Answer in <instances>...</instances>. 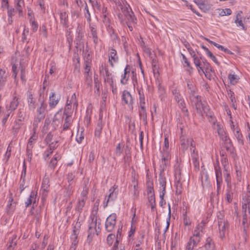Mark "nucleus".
<instances>
[{"mask_svg": "<svg viewBox=\"0 0 250 250\" xmlns=\"http://www.w3.org/2000/svg\"><path fill=\"white\" fill-rule=\"evenodd\" d=\"M45 88V86H43L42 89H41L39 92L38 102L40 104V105L37 109V117L34 121L33 125H35L36 123L38 124L41 120L44 119L45 116L47 104L45 103L46 95H45L44 92Z\"/></svg>", "mask_w": 250, "mask_h": 250, "instance_id": "obj_1", "label": "nucleus"}, {"mask_svg": "<svg viewBox=\"0 0 250 250\" xmlns=\"http://www.w3.org/2000/svg\"><path fill=\"white\" fill-rule=\"evenodd\" d=\"M242 208L243 215L242 223L244 225L247 222V210L250 216V185L247 187V191L242 194Z\"/></svg>", "mask_w": 250, "mask_h": 250, "instance_id": "obj_2", "label": "nucleus"}, {"mask_svg": "<svg viewBox=\"0 0 250 250\" xmlns=\"http://www.w3.org/2000/svg\"><path fill=\"white\" fill-rule=\"evenodd\" d=\"M100 223H97V216L95 215H91L90 220H89L88 234L87 236V242L90 243L92 241L93 236L95 233L98 235L101 231L100 228Z\"/></svg>", "mask_w": 250, "mask_h": 250, "instance_id": "obj_3", "label": "nucleus"}, {"mask_svg": "<svg viewBox=\"0 0 250 250\" xmlns=\"http://www.w3.org/2000/svg\"><path fill=\"white\" fill-rule=\"evenodd\" d=\"M189 98L192 106L195 107L197 112L199 114H202L203 111L205 110L206 107L202 102L201 97L195 95L189 96Z\"/></svg>", "mask_w": 250, "mask_h": 250, "instance_id": "obj_4", "label": "nucleus"}, {"mask_svg": "<svg viewBox=\"0 0 250 250\" xmlns=\"http://www.w3.org/2000/svg\"><path fill=\"white\" fill-rule=\"evenodd\" d=\"M120 9L123 13L125 17L130 22L136 23L137 19L134 17V14L132 11L130 5L126 3V5H125L121 7Z\"/></svg>", "mask_w": 250, "mask_h": 250, "instance_id": "obj_5", "label": "nucleus"}, {"mask_svg": "<svg viewBox=\"0 0 250 250\" xmlns=\"http://www.w3.org/2000/svg\"><path fill=\"white\" fill-rule=\"evenodd\" d=\"M100 74L104 78V82H111L110 85L112 87H113V82L111 74L109 72L108 67L105 64H102L100 66Z\"/></svg>", "mask_w": 250, "mask_h": 250, "instance_id": "obj_6", "label": "nucleus"}, {"mask_svg": "<svg viewBox=\"0 0 250 250\" xmlns=\"http://www.w3.org/2000/svg\"><path fill=\"white\" fill-rule=\"evenodd\" d=\"M218 226L219 230V236L221 239L225 238L226 231L229 228L228 221L224 218L218 217Z\"/></svg>", "mask_w": 250, "mask_h": 250, "instance_id": "obj_7", "label": "nucleus"}, {"mask_svg": "<svg viewBox=\"0 0 250 250\" xmlns=\"http://www.w3.org/2000/svg\"><path fill=\"white\" fill-rule=\"evenodd\" d=\"M117 215L115 213H112L107 218L105 223V230L108 232H111L114 229L116 224Z\"/></svg>", "mask_w": 250, "mask_h": 250, "instance_id": "obj_8", "label": "nucleus"}, {"mask_svg": "<svg viewBox=\"0 0 250 250\" xmlns=\"http://www.w3.org/2000/svg\"><path fill=\"white\" fill-rule=\"evenodd\" d=\"M20 95L17 94L16 92H15L12 96V98L9 104H7L6 106V108L7 110V111H10L11 112L16 110L20 102Z\"/></svg>", "mask_w": 250, "mask_h": 250, "instance_id": "obj_9", "label": "nucleus"}, {"mask_svg": "<svg viewBox=\"0 0 250 250\" xmlns=\"http://www.w3.org/2000/svg\"><path fill=\"white\" fill-rule=\"evenodd\" d=\"M161 157L162 158L160 166V172H162V173H163L167 166L169 164L171 155L170 153H165V154H161Z\"/></svg>", "mask_w": 250, "mask_h": 250, "instance_id": "obj_10", "label": "nucleus"}, {"mask_svg": "<svg viewBox=\"0 0 250 250\" xmlns=\"http://www.w3.org/2000/svg\"><path fill=\"white\" fill-rule=\"evenodd\" d=\"M117 188L114 186L112 187L109 190V194L107 197H105L104 203V207L105 208L107 206V204L110 201H114L117 196L118 192L116 191Z\"/></svg>", "mask_w": 250, "mask_h": 250, "instance_id": "obj_11", "label": "nucleus"}, {"mask_svg": "<svg viewBox=\"0 0 250 250\" xmlns=\"http://www.w3.org/2000/svg\"><path fill=\"white\" fill-rule=\"evenodd\" d=\"M119 58L116 50L113 48L108 49V62L111 67H114V63L118 62Z\"/></svg>", "mask_w": 250, "mask_h": 250, "instance_id": "obj_12", "label": "nucleus"}, {"mask_svg": "<svg viewBox=\"0 0 250 250\" xmlns=\"http://www.w3.org/2000/svg\"><path fill=\"white\" fill-rule=\"evenodd\" d=\"M122 100L124 104H127L129 106H131L132 107L133 100L129 92L125 90L123 91Z\"/></svg>", "mask_w": 250, "mask_h": 250, "instance_id": "obj_13", "label": "nucleus"}, {"mask_svg": "<svg viewBox=\"0 0 250 250\" xmlns=\"http://www.w3.org/2000/svg\"><path fill=\"white\" fill-rule=\"evenodd\" d=\"M60 100V96L57 95L55 92H52L49 98V105L51 108H54L57 105Z\"/></svg>", "mask_w": 250, "mask_h": 250, "instance_id": "obj_14", "label": "nucleus"}, {"mask_svg": "<svg viewBox=\"0 0 250 250\" xmlns=\"http://www.w3.org/2000/svg\"><path fill=\"white\" fill-rule=\"evenodd\" d=\"M214 128L217 130L218 135L223 141H226V140L229 139V138L226 135V133L224 129L219 123L215 124V123L214 121Z\"/></svg>", "mask_w": 250, "mask_h": 250, "instance_id": "obj_15", "label": "nucleus"}, {"mask_svg": "<svg viewBox=\"0 0 250 250\" xmlns=\"http://www.w3.org/2000/svg\"><path fill=\"white\" fill-rule=\"evenodd\" d=\"M32 204L33 206H37V192L32 190L30 194L29 197L25 202L26 207H29Z\"/></svg>", "mask_w": 250, "mask_h": 250, "instance_id": "obj_16", "label": "nucleus"}, {"mask_svg": "<svg viewBox=\"0 0 250 250\" xmlns=\"http://www.w3.org/2000/svg\"><path fill=\"white\" fill-rule=\"evenodd\" d=\"M130 66L127 64L124 69V73L121 76V83L122 84H126L129 78Z\"/></svg>", "mask_w": 250, "mask_h": 250, "instance_id": "obj_17", "label": "nucleus"}, {"mask_svg": "<svg viewBox=\"0 0 250 250\" xmlns=\"http://www.w3.org/2000/svg\"><path fill=\"white\" fill-rule=\"evenodd\" d=\"M140 108L139 109V113L140 119L143 122L146 123L147 114L146 110L145 104H140Z\"/></svg>", "mask_w": 250, "mask_h": 250, "instance_id": "obj_18", "label": "nucleus"}, {"mask_svg": "<svg viewBox=\"0 0 250 250\" xmlns=\"http://www.w3.org/2000/svg\"><path fill=\"white\" fill-rule=\"evenodd\" d=\"M27 103L29 109L34 110L37 106V104L35 99L30 92H28Z\"/></svg>", "mask_w": 250, "mask_h": 250, "instance_id": "obj_19", "label": "nucleus"}, {"mask_svg": "<svg viewBox=\"0 0 250 250\" xmlns=\"http://www.w3.org/2000/svg\"><path fill=\"white\" fill-rule=\"evenodd\" d=\"M62 119L64 120V122L63 125V129L64 130H67L71 125L73 119L72 115H64L62 117Z\"/></svg>", "mask_w": 250, "mask_h": 250, "instance_id": "obj_20", "label": "nucleus"}, {"mask_svg": "<svg viewBox=\"0 0 250 250\" xmlns=\"http://www.w3.org/2000/svg\"><path fill=\"white\" fill-rule=\"evenodd\" d=\"M234 189L231 187L227 188L226 193L225 194V201L227 203H231L233 196Z\"/></svg>", "mask_w": 250, "mask_h": 250, "instance_id": "obj_21", "label": "nucleus"}, {"mask_svg": "<svg viewBox=\"0 0 250 250\" xmlns=\"http://www.w3.org/2000/svg\"><path fill=\"white\" fill-rule=\"evenodd\" d=\"M7 75L4 69H0V90H2L7 81Z\"/></svg>", "mask_w": 250, "mask_h": 250, "instance_id": "obj_22", "label": "nucleus"}, {"mask_svg": "<svg viewBox=\"0 0 250 250\" xmlns=\"http://www.w3.org/2000/svg\"><path fill=\"white\" fill-rule=\"evenodd\" d=\"M181 148L183 150H186L190 145L191 146L193 147V141L192 139H186L181 138Z\"/></svg>", "mask_w": 250, "mask_h": 250, "instance_id": "obj_23", "label": "nucleus"}, {"mask_svg": "<svg viewBox=\"0 0 250 250\" xmlns=\"http://www.w3.org/2000/svg\"><path fill=\"white\" fill-rule=\"evenodd\" d=\"M15 8L20 16L22 15L23 8L24 7V0H15Z\"/></svg>", "mask_w": 250, "mask_h": 250, "instance_id": "obj_24", "label": "nucleus"}, {"mask_svg": "<svg viewBox=\"0 0 250 250\" xmlns=\"http://www.w3.org/2000/svg\"><path fill=\"white\" fill-rule=\"evenodd\" d=\"M61 23L65 27H68V16L67 13L65 11L60 13Z\"/></svg>", "mask_w": 250, "mask_h": 250, "instance_id": "obj_25", "label": "nucleus"}, {"mask_svg": "<svg viewBox=\"0 0 250 250\" xmlns=\"http://www.w3.org/2000/svg\"><path fill=\"white\" fill-rule=\"evenodd\" d=\"M187 83L189 96L197 95L196 92L197 89V88L195 87V85L193 83H192L189 80H188L187 81Z\"/></svg>", "mask_w": 250, "mask_h": 250, "instance_id": "obj_26", "label": "nucleus"}, {"mask_svg": "<svg viewBox=\"0 0 250 250\" xmlns=\"http://www.w3.org/2000/svg\"><path fill=\"white\" fill-rule=\"evenodd\" d=\"M191 160L194 167L197 169H199L200 165L198 160V155L197 152H195V149L193 150L191 154Z\"/></svg>", "mask_w": 250, "mask_h": 250, "instance_id": "obj_27", "label": "nucleus"}, {"mask_svg": "<svg viewBox=\"0 0 250 250\" xmlns=\"http://www.w3.org/2000/svg\"><path fill=\"white\" fill-rule=\"evenodd\" d=\"M204 247L206 250H216L214 243L210 237L207 238Z\"/></svg>", "mask_w": 250, "mask_h": 250, "instance_id": "obj_28", "label": "nucleus"}, {"mask_svg": "<svg viewBox=\"0 0 250 250\" xmlns=\"http://www.w3.org/2000/svg\"><path fill=\"white\" fill-rule=\"evenodd\" d=\"M89 28L93 42L95 44H97L98 42V38L96 26L93 24L89 23Z\"/></svg>", "mask_w": 250, "mask_h": 250, "instance_id": "obj_29", "label": "nucleus"}, {"mask_svg": "<svg viewBox=\"0 0 250 250\" xmlns=\"http://www.w3.org/2000/svg\"><path fill=\"white\" fill-rule=\"evenodd\" d=\"M194 2L204 11L208 10L209 6L206 0H194Z\"/></svg>", "mask_w": 250, "mask_h": 250, "instance_id": "obj_30", "label": "nucleus"}, {"mask_svg": "<svg viewBox=\"0 0 250 250\" xmlns=\"http://www.w3.org/2000/svg\"><path fill=\"white\" fill-rule=\"evenodd\" d=\"M201 69H200V73L202 72L203 73H205V71L207 72L208 71L211 70V67L210 66V64L205 58L202 59V62L201 63Z\"/></svg>", "mask_w": 250, "mask_h": 250, "instance_id": "obj_31", "label": "nucleus"}, {"mask_svg": "<svg viewBox=\"0 0 250 250\" xmlns=\"http://www.w3.org/2000/svg\"><path fill=\"white\" fill-rule=\"evenodd\" d=\"M17 235L14 234L9 238L7 250H13L17 245Z\"/></svg>", "mask_w": 250, "mask_h": 250, "instance_id": "obj_32", "label": "nucleus"}, {"mask_svg": "<svg viewBox=\"0 0 250 250\" xmlns=\"http://www.w3.org/2000/svg\"><path fill=\"white\" fill-rule=\"evenodd\" d=\"M224 143L225 147L226 148L227 151L232 154H234V148L232 146V143L230 140V139H228L226 140V141H223Z\"/></svg>", "mask_w": 250, "mask_h": 250, "instance_id": "obj_33", "label": "nucleus"}, {"mask_svg": "<svg viewBox=\"0 0 250 250\" xmlns=\"http://www.w3.org/2000/svg\"><path fill=\"white\" fill-rule=\"evenodd\" d=\"M201 180L203 187H207L209 184L208 175L206 172H202L201 174Z\"/></svg>", "mask_w": 250, "mask_h": 250, "instance_id": "obj_34", "label": "nucleus"}, {"mask_svg": "<svg viewBox=\"0 0 250 250\" xmlns=\"http://www.w3.org/2000/svg\"><path fill=\"white\" fill-rule=\"evenodd\" d=\"M174 177L175 181H181L182 177L181 174V170L180 169V165L177 164L174 167Z\"/></svg>", "mask_w": 250, "mask_h": 250, "instance_id": "obj_35", "label": "nucleus"}, {"mask_svg": "<svg viewBox=\"0 0 250 250\" xmlns=\"http://www.w3.org/2000/svg\"><path fill=\"white\" fill-rule=\"evenodd\" d=\"M79 234V232L78 230L76 229V228L73 229V233L71 236V240L72 241V245L71 246H74L76 248L77 245L78 244V241L77 239L78 235Z\"/></svg>", "mask_w": 250, "mask_h": 250, "instance_id": "obj_36", "label": "nucleus"}, {"mask_svg": "<svg viewBox=\"0 0 250 250\" xmlns=\"http://www.w3.org/2000/svg\"><path fill=\"white\" fill-rule=\"evenodd\" d=\"M89 187L88 186V183L87 184L85 183L83 187V190L81 193L80 197V199L87 200V195L89 192Z\"/></svg>", "mask_w": 250, "mask_h": 250, "instance_id": "obj_37", "label": "nucleus"}, {"mask_svg": "<svg viewBox=\"0 0 250 250\" xmlns=\"http://www.w3.org/2000/svg\"><path fill=\"white\" fill-rule=\"evenodd\" d=\"M161 153V154H165V153H170L169 151L168 136L167 134L165 135L164 146Z\"/></svg>", "mask_w": 250, "mask_h": 250, "instance_id": "obj_38", "label": "nucleus"}, {"mask_svg": "<svg viewBox=\"0 0 250 250\" xmlns=\"http://www.w3.org/2000/svg\"><path fill=\"white\" fill-rule=\"evenodd\" d=\"M103 129L102 120L101 118L99 119L96 127L95 134V136L99 137Z\"/></svg>", "mask_w": 250, "mask_h": 250, "instance_id": "obj_39", "label": "nucleus"}, {"mask_svg": "<svg viewBox=\"0 0 250 250\" xmlns=\"http://www.w3.org/2000/svg\"><path fill=\"white\" fill-rule=\"evenodd\" d=\"M177 102L178 104L179 107L181 109L185 116H188V110L186 107V104L184 100L182 99V100H179V102Z\"/></svg>", "mask_w": 250, "mask_h": 250, "instance_id": "obj_40", "label": "nucleus"}, {"mask_svg": "<svg viewBox=\"0 0 250 250\" xmlns=\"http://www.w3.org/2000/svg\"><path fill=\"white\" fill-rule=\"evenodd\" d=\"M194 63L197 67L198 72L200 73V69H201V65L202 62V59L204 58L202 56L198 57L197 56L193 58Z\"/></svg>", "mask_w": 250, "mask_h": 250, "instance_id": "obj_41", "label": "nucleus"}, {"mask_svg": "<svg viewBox=\"0 0 250 250\" xmlns=\"http://www.w3.org/2000/svg\"><path fill=\"white\" fill-rule=\"evenodd\" d=\"M118 234H119L120 235H121V233L119 230H118L117 232V237H116L115 234L112 233L110 234L107 236L106 240L109 245H111L113 244L114 240H117L119 241V240H118Z\"/></svg>", "mask_w": 250, "mask_h": 250, "instance_id": "obj_42", "label": "nucleus"}, {"mask_svg": "<svg viewBox=\"0 0 250 250\" xmlns=\"http://www.w3.org/2000/svg\"><path fill=\"white\" fill-rule=\"evenodd\" d=\"M25 116V112L24 109L23 108H19L18 111V120L17 121L22 123L24 120Z\"/></svg>", "mask_w": 250, "mask_h": 250, "instance_id": "obj_43", "label": "nucleus"}, {"mask_svg": "<svg viewBox=\"0 0 250 250\" xmlns=\"http://www.w3.org/2000/svg\"><path fill=\"white\" fill-rule=\"evenodd\" d=\"M198 243V239L194 240L193 239H190L186 246V250H192L194 247L196 246Z\"/></svg>", "mask_w": 250, "mask_h": 250, "instance_id": "obj_44", "label": "nucleus"}, {"mask_svg": "<svg viewBox=\"0 0 250 250\" xmlns=\"http://www.w3.org/2000/svg\"><path fill=\"white\" fill-rule=\"evenodd\" d=\"M174 187L175 188V192L176 194H180L182 192L183 188L181 181H174Z\"/></svg>", "mask_w": 250, "mask_h": 250, "instance_id": "obj_45", "label": "nucleus"}, {"mask_svg": "<svg viewBox=\"0 0 250 250\" xmlns=\"http://www.w3.org/2000/svg\"><path fill=\"white\" fill-rule=\"evenodd\" d=\"M91 61L90 59L87 58L84 61V69H85V75L86 77H88L89 75V72L90 71Z\"/></svg>", "mask_w": 250, "mask_h": 250, "instance_id": "obj_46", "label": "nucleus"}, {"mask_svg": "<svg viewBox=\"0 0 250 250\" xmlns=\"http://www.w3.org/2000/svg\"><path fill=\"white\" fill-rule=\"evenodd\" d=\"M67 101H68L69 104L72 105L73 108H77L78 101L77 100L76 95L75 93H73L71 96L70 100H67Z\"/></svg>", "mask_w": 250, "mask_h": 250, "instance_id": "obj_47", "label": "nucleus"}, {"mask_svg": "<svg viewBox=\"0 0 250 250\" xmlns=\"http://www.w3.org/2000/svg\"><path fill=\"white\" fill-rule=\"evenodd\" d=\"M86 200L79 198L77 203L76 209L78 211L81 212L84 207Z\"/></svg>", "mask_w": 250, "mask_h": 250, "instance_id": "obj_48", "label": "nucleus"}, {"mask_svg": "<svg viewBox=\"0 0 250 250\" xmlns=\"http://www.w3.org/2000/svg\"><path fill=\"white\" fill-rule=\"evenodd\" d=\"M148 202L151 206V211H153L155 209V198L154 194L149 195L148 197Z\"/></svg>", "mask_w": 250, "mask_h": 250, "instance_id": "obj_49", "label": "nucleus"}, {"mask_svg": "<svg viewBox=\"0 0 250 250\" xmlns=\"http://www.w3.org/2000/svg\"><path fill=\"white\" fill-rule=\"evenodd\" d=\"M72 105L68 104V101L66 102V105L65 107L63 114L64 115H72L73 110L72 109Z\"/></svg>", "mask_w": 250, "mask_h": 250, "instance_id": "obj_50", "label": "nucleus"}, {"mask_svg": "<svg viewBox=\"0 0 250 250\" xmlns=\"http://www.w3.org/2000/svg\"><path fill=\"white\" fill-rule=\"evenodd\" d=\"M33 126H34V128H33V131H33L31 136L30 137V138H29V139L28 140V143H30V144H34L35 143V142H36V141L38 139V135L36 133V126H35V125H33Z\"/></svg>", "mask_w": 250, "mask_h": 250, "instance_id": "obj_51", "label": "nucleus"}, {"mask_svg": "<svg viewBox=\"0 0 250 250\" xmlns=\"http://www.w3.org/2000/svg\"><path fill=\"white\" fill-rule=\"evenodd\" d=\"M49 186V180L48 178L44 177L42 182V188L44 191H47Z\"/></svg>", "mask_w": 250, "mask_h": 250, "instance_id": "obj_52", "label": "nucleus"}, {"mask_svg": "<svg viewBox=\"0 0 250 250\" xmlns=\"http://www.w3.org/2000/svg\"><path fill=\"white\" fill-rule=\"evenodd\" d=\"M224 176L225 181L227 184V187H231L230 185L231 178L229 169L227 170H224Z\"/></svg>", "mask_w": 250, "mask_h": 250, "instance_id": "obj_53", "label": "nucleus"}, {"mask_svg": "<svg viewBox=\"0 0 250 250\" xmlns=\"http://www.w3.org/2000/svg\"><path fill=\"white\" fill-rule=\"evenodd\" d=\"M29 22L31 26V30L33 32H36L38 29V24L35 20L32 18L29 19Z\"/></svg>", "mask_w": 250, "mask_h": 250, "instance_id": "obj_54", "label": "nucleus"}, {"mask_svg": "<svg viewBox=\"0 0 250 250\" xmlns=\"http://www.w3.org/2000/svg\"><path fill=\"white\" fill-rule=\"evenodd\" d=\"M214 168L215 171V175L216 179H222V172L220 167L218 166V163L217 164L214 166Z\"/></svg>", "mask_w": 250, "mask_h": 250, "instance_id": "obj_55", "label": "nucleus"}, {"mask_svg": "<svg viewBox=\"0 0 250 250\" xmlns=\"http://www.w3.org/2000/svg\"><path fill=\"white\" fill-rule=\"evenodd\" d=\"M159 184L162 188L166 187V179L162 172L159 174Z\"/></svg>", "mask_w": 250, "mask_h": 250, "instance_id": "obj_56", "label": "nucleus"}, {"mask_svg": "<svg viewBox=\"0 0 250 250\" xmlns=\"http://www.w3.org/2000/svg\"><path fill=\"white\" fill-rule=\"evenodd\" d=\"M221 163L223 167L224 170H227L229 169V163H228V160L226 156H223L222 158H221Z\"/></svg>", "mask_w": 250, "mask_h": 250, "instance_id": "obj_57", "label": "nucleus"}, {"mask_svg": "<svg viewBox=\"0 0 250 250\" xmlns=\"http://www.w3.org/2000/svg\"><path fill=\"white\" fill-rule=\"evenodd\" d=\"M84 11H85L84 14V16H85V18L86 19L87 21L90 23L91 21V15H90V13L89 12L87 4L86 2H85V7H84Z\"/></svg>", "mask_w": 250, "mask_h": 250, "instance_id": "obj_58", "label": "nucleus"}, {"mask_svg": "<svg viewBox=\"0 0 250 250\" xmlns=\"http://www.w3.org/2000/svg\"><path fill=\"white\" fill-rule=\"evenodd\" d=\"M172 93L174 96L176 102H179V100H182V97L179 91L177 89H174L172 90Z\"/></svg>", "mask_w": 250, "mask_h": 250, "instance_id": "obj_59", "label": "nucleus"}, {"mask_svg": "<svg viewBox=\"0 0 250 250\" xmlns=\"http://www.w3.org/2000/svg\"><path fill=\"white\" fill-rule=\"evenodd\" d=\"M138 93L139 95V103L141 104H146L145 97L142 88H140L138 90Z\"/></svg>", "mask_w": 250, "mask_h": 250, "instance_id": "obj_60", "label": "nucleus"}, {"mask_svg": "<svg viewBox=\"0 0 250 250\" xmlns=\"http://www.w3.org/2000/svg\"><path fill=\"white\" fill-rule=\"evenodd\" d=\"M113 1L118 6L119 10L121 7H123L125 5H126V3H127L126 0H113Z\"/></svg>", "mask_w": 250, "mask_h": 250, "instance_id": "obj_61", "label": "nucleus"}, {"mask_svg": "<svg viewBox=\"0 0 250 250\" xmlns=\"http://www.w3.org/2000/svg\"><path fill=\"white\" fill-rule=\"evenodd\" d=\"M235 136L237 138L238 142L239 144L243 145V136L239 130H237L234 133Z\"/></svg>", "mask_w": 250, "mask_h": 250, "instance_id": "obj_62", "label": "nucleus"}, {"mask_svg": "<svg viewBox=\"0 0 250 250\" xmlns=\"http://www.w3.org/2000/svg\"><path fill=\"white\" fill-rule=\"evenodd\" d=\"M74 189L71 185H69L67 188L65 189V195L67 197H70L73 193Z\"/></svg>", "mask_w": 250, "mask_h": 250, "instance_id": "obj_63", "label": "nucleus"}, {"mask_svg": "<svg viewBox=\"0 0 250 250\" xmlns=\"http://www.w3.org/2000/svg\"><path fill=\"white\" fill-rule=\"evenodd\" d=\"M205 226V223L204 221H202L196 227L194 230L203 233V230L204 229Z\"/></svg>", "mask_w": 250, "mask_h": 250, "instance_id": "obj_64", "label": "nucleus"}]
</instances>
